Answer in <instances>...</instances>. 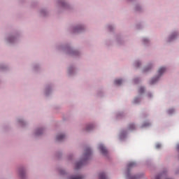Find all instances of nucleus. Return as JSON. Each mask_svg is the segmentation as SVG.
<instances>
[{
	"label": "nucleus",
	"instance_id": "obj_8",
	"mask_svg": "<svg viewBox=\"0 0 179 179\" xmlns=\"http://www.w3.org/2000/svg\"><path fill=\"white\" fill-rule=\"evenodd\" d=\"M122 83V80L121 79H117L115 80V85H121Z\"/></svg>",
	"mask_w": 179,
	"mask_h": 179
},
{
	"label": "nucleus",
	"instance_id": "obj_25",
	"mask_svg": "<svg viewBox=\"0 0 179 179\" xmlns=\"http://www.w3.org/2000/svg\"><path fill=\"white\" fill-rule=\"evenodd\" d=\"M39 132H41V129L38 130Z\"/></svg>",
	"mask_w": 179,
	"mask_h": 179
},
{
	"label": "nucleus",
	"instance_id": "obj_11",
	"mask_svg": "<svg viewBox=\"0 0 179 179\" xmlns=\"http://www.w3.org/2000/svg\"><path fill=\"white\" fill-rule=\"evenodd\" d=\"M143 92H145V89L143 87H140L139 90H138V92L140 94H142V93H143Z\"/></svg>",
	"mask_w": 179,
	"mask_h": 179
},
{
	"label": "nucleus",
	"instance_id": "obj_24",
	"mask_svg": "<svg viewBox=\"0 0 179 179\" xmlns=\"http://www.w3.org/2000/svg\"><path fill=\"white\" fill-rule=\"evenodd\" d=\"M171 111H173V110H169V113H171Z\"/></svg>",
	"mask_w": 179,
	"mask_h": 179
},
{
	"label": "nucleus",
	"instance_id": "obj_4",
	"mask_svg": "<svg viewBox=\"0 0 179 179\" xmlns=\"http://www.w3.org/2000/svg\"><path fill=\"white\" fill-rule=\"evenodd\" d=\"M65 138V135L64 134H59L57 136V141H62Z\"/></svg>",
	"mask_w": 179,
	"mask_h": 179
},
{
	"label": "nucleus",
	"instance_id": "obj_12",
	"mask_svg": "<svg viewBox=\"0 0 179 179\" xmlns=\"http://www.w3.org/2000/svg\"><path fill=\"white\" fill-rule=\"evenodd\" d=\"M80 166H82V162H78L76 164V169H78L79 167H80Z\"/></svg>",
	"mask_w": 179,
	"mask_h": 179
},
{
	"label": "nucleus",
	"instance_id": "obj_16",
	"mask_svg": "<svg viewBox=\"0 0 179 179\" xmlns=\"http://www.w3.org/2000/svg\"><path fill=\"white\" fill-rule=\"evenodd\" d=\"M161 145L160 144H157V145H156V148H157V149H159V148H161Z\"/></svg>",
	"mask_w": 179,
	"mask_h": 179
},
{
	"label": "nucleus",
	"instance_id": "obj_1",
	"mask_svg": "<svg viewBox=\"0 0 179 179\" xmlns=\"http://www.w3.org/2000/svg\"><path fill=\"white\" fill-rule=\"evenodd\" d=\"M90 155H92V150H90V148L85 149V155H84V157H85V160H87V159H89V157H90Z\"/></svg>",
	"mask_w": 179,
	"mask_h": 179
},
{
	"label": "nucleus",
	"instance_id": "obj_7",
	"mask_svg": "<svg viewBox=\"0 0 179 179\" xmlns=\"http://www.w3.org/2000/svg\"><path fill=\"white\" fill-rule=\"evenodd\" d=\"M134 166H136V164L135 162H130L128 164V168L131 169V167H134Z\"/></svg>",
	"mask_w": 179,
	"mask_h": 179
},
{
	"label": "nucleus",
	"instance_id": "obj_14",
	"mask_svg": "<svg viewBox=\"0 0 179 179\" xmlns=\"http://www.w3.org/2000/svg\"><path fill=\"white\" fill-rule=\"evenodd\" d=\"M139 65H141V63L139 62H136V66H139Z\"/></svg>",
	"mask_w": 179,
	"mask_h": 179
},
{
	"label": "nucleus",
	"instance_id": "obj_20",
	"mask_svg": "<svg viewBox=\"0 0 179 179\" xmlns=\"http://www.w3.org/2000/svg\"><path fill=\"white\" fill-rule=\"evenodd\" d=\"M136 100H138V99H136L134 100V103H138V101H136Z\"/></svg>",
	"mask_w": 179,
	"mask_h": 179
},
{
	"label": "nucleus",
	"instance_id": "obj_6",
	"mask_svg": "<svg viewBox=\"0 0 179 179\" xmlns=\"http://www.w3.org/2000/svg\"><path fill=\"white\" fill-rule=\"evenodd\" d=\"M99 179H107V176H106V173H101L99 175Z\"/></svg>",
	"mask_w": 179,
	"mask_h": 179
},
{
	"label": "nucleus",
	"instance_id": "obj_5",
	"mask_svg": "<svg viewBox=\"0 0 179 179\" xmlns=\"http://www.w3.org/2000/svg\"><path fill=\"white\" fill-rule=\"evenodd\" d=\"M70 179H83V176L78 175V176H73L70 177Z\"/></svg>",
	"mask_w": 179,
	"mask_h": 179
},
{
	"label": "nucleus",
	"instance_id": "obj_2",
	"mask_svg": "<svg viewBox=\"0 0 179 179\" xmlns=\"http://www.w3.org/2000/svg\"><path fill=\"white\" fill-rule=\"evenodd\" d=\"M99 149L101 152L102 155H104L105 156L107 155V149L104 145H103V144L99 145Z\"/></svg>",
	"mask_w": 179,
	"mask_h": 179
},
{
	"label": "nucleus",
	"instance_id": "obj_21",
	"mask_svg": "<svg viewBox=\"0 0 179 179\" xmlns=\"http://www.w3.org/2000/svg\"><path fill=\"white\" fill-rule=\"evenodd\" d=\"M134 82H135V83H137V82H136V79H135V80H134Z\"/></svg>",
	"mask_w": 179,
	"mask_h": 179
},
{
	"label": "nucleus",
	"instance_id": "obj_13",
	"mask_svg": "<svg viewBox=\"0 0 179 179\" xmlns=\"http://www.w3.org/2000/svg\"><path fill=\"white\" fill-rule=\"evenodd\" d=\"M156 80H157V78L151 80L150 84H151V85H153V83H155L156 82Z\"/></svg>",
	"mask_w": 179,
	"mask_h": 179
},
{
	"label": "nucleus",
	"instance_id": "obj_23",
	"mask_svg": "<svg viewBox=\"0 0 179 179\" xmlns=\"http://www.w3.org/2000/svg\"><path fill=\"white\" fill-rule=\"evenodd\" d=\"M21 177L23 176V173H20Z\"/></svg>",
	"mask_w": 179,
	"mask_h": 179
},
{
	"label": "nucleus",
	"instance_id": "obj_3",
	"mask_svg": "<svg viewBox=\"0 0 179 179\" xmlns=\"http://www.w3.org/2000/svg\"><path fill=\"white\" fill-rule=\"evenodd\" d=\"M165 72H166V68L161 67L158 71V74L159 75V76H162V75H163V73H164Z\"/></svg>",
	"mask_w": 179,
	"mask_h": 179
},
{
	"label": "nucleus",
	"instance_id": "obj_19",
	"mask_svg": "<svg viewBox=\"0 0 179 179\" xmlns=\"http://www.w3.org/2000/svg\"><path fill=\"white\" fill-rule=\"evenodd\" d=\"M148 41V39H143V43H146Z\"/></svg>",
	"mask_w": 179,
	"mask_h": 179
},
{
	"label": "nucleus",
	"instance_id": "obj_15",
	"mask_svg": "<svg viewBox=\"0 0 179 179\" xmlns=\"http://www.w3.org/2000/svg\"><path fill=\"white\" fill-rule=\"evenodd\" d=\"M173 38H174V35H171V36L170 37L169 41H171Z\"/></svg>",
	"mask_w": 179,
	"mask_h": 179
},
{
	"label": "nucleus",
	"instance_id": "obj_18",
	"mask_svg": "<svg viewBox=\"0 0 179 179\" xmlns=\"http://www.w3.org/2000/svg\"><path fill=\"white\" fill-rule=\"evenodd\" d=\"M176 150H178V152H179V144H178L176 146Z\"/></svg>",
	"mask_w": 179,
	"mask_h": 179
},
{
	"label": "nucleus",
	"instance_id": "obj_9",
	"mask_svg": "<svg viewBox=\"0 0 179 179\" xmlns=\"http://www.w3.org/2000/svg\"><path fill=\"white\" fill-rule=\"evenodd\" d=\"M129 129L130 131H132V129H135V124H130L129 125Z\"/></svg>",
	"mask_w": 179,
	"mask_h": 179
},
{
	"label": "nucleus",
	"instance_id": "obj_10",
	"mask_svg": "<svg viewBox=\"0 0 179 179\" xmlns=\"http://www.w3.org/2000/svg\"><path fill=\"white\" fill-rule=\"evenodd\" d=\"M94 127H93V124H90L87 127V129L86 130L87 131H91V129H93Z\"/></svg>",
	"mask_w": 179,
	"mask_h": 179
},
{
	"label": "nucleus",
	"instance_id": "obj_17",
	"mask_svg": "<svg viewBox=\"0 0 179 179\" xmlns=\"http://www.w3.org/2000/svg\"><path fill=\"white\" fill-rule=\"evenodd\" d=\"M80 29H82V27H77V28H76V31H79V30H80Z\"/></svg>",
	"mask_w": 179,
	"mask_h": 179
},
{
	"label": "nucleus",
	"instance_id": "obj_22",
	"mask_svg": "<svg viewBox=\"0 0 179 179\" xmlns=\"http://www.w3.org/2000/svg\"><path fill=\"white\" fill-rule=\"evenodd\" d=\"M36 135H40V133H36Z\"/></svg>",
	"mask_w": 179,
	"mask_h": 179
}]
</instances>
